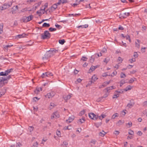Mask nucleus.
Returning a JSON list of instances; mask_svg holds the SVG:
<instances>
[{
	"label": "nucleus",
	"mask_w": 147,
	"mask_h": 147,
	"mask_svg": "<svg viewBox=\"0 0 147 147\" xmlns=\"http://www.w3.org/2000/svg\"><path fill=\"white\" fill-rule=\"evenodd\" d=\"M41 38L43 39H48L51 36V34L49 33L48 31H45L44 34H42Z\"/></svg>",
	"instance_id": "nucleus-1"
},
{
	"label": "nucleus",
	"mask_w": 147,
	"mask_h": 147,
	"mask_svg": "<svg viewBox=\"0 0 147 147\" xmlns=\"http://www.w3.org/2000/svg\"><path fill=\"white\" fill-rule=\"evenodd\" d=\"M12 5V3L11 2L7 3H5L4 4L3 6L1 7L2 8L1 9L3 10L9 8Z\"/></svg>",
	"instance_id": "nucleus-2"
},
{
	"label": "nucleus",
	"mask_w": 147,
	"mask_h": 147,
	"mask_svg": "<svg viewBox=\"0 0 147 147\" xmlns=\"http://www.w3.org/2000/svg\"><path fill=\"white\" fill-rule=\"evenodd\" d=\"M51 54L50 53V52L49 51H47L44 55V57H42L43 60L45 59H47L51 57Z\"/></svg>",
	"instance_id": "nucleus-3"
},
{
	"label": "nucleus",
	"mask_w": 147,
	"mask_h": 147,
	"mask_svg": "<svg viewBox=\"0 0 147 147\" xmlns=\"http://www.w3.org/2000/svg\"><path fill=\"white\" fill-rule=\"evenodd\" d=\"M129 13H125L123 14L121 13L119 15V17L120 18H124L129 16Z\"/></svg>",
	"instance_id": "nucleus-4"
},
{
	"label": "nucleus",
	"mask_w": 147,
	"mask_h": 147,
	"mask_svg": "<svg viewBox=\"0 0 147 147\" xmlns=\"http://www.w3.org/2000/svg\"><path fill=\"white\" fill-rule=\"evenodd\" d=\"M11 78V75H9L8 76L6 77H0V82H4L6 80H8L10 79Z\"/></svg>",
	"instance_id": "nucleus-5"
},
{
	"label": "nucleus",
	"mask_w": 147,
	"mask_h": 147,
	"mask_svg": "<svg viewBox=\"0 0 147 147\" xmlns=\"http://www.w3.org/2000/svg\"><path fill=\"white\" fill-rule=\"evenodd\" d=\"M54 95V93L53 92L48 93L46 95H45L46 97L49 98L53 97Z\"/></svg>",
	"instance_id": "nucleus-6"
},
{
	"label": "nucleus",
	"mask_w": 147,
	"mask_h": 147,
	"mask_svg": "<svg viewBox=\"0 0 147 147\" xmlns=\"http://www.w3.org/2000/svg\"><path fill=\"white\" fill-rule=\"evenodd\" d=\"M134 100H130V102L127 104V106L129 108L132 107L134 105Z\"/></svg>",
	"instance_id": "nucleus-7"
},
{
	"label": "nucleus",
	"mask_w": 147,
	"mask_h": 147,
	"mask_svg": "<svg viewBox=\"0 0 147 147\" xmlns=\"http://www.w3.org/2000/svg\"><path fill=\"white\" fill-rule=\"evenodd\" d=\"M74 119V117L73 116H72L71 117H69L68 119L66 120V121L67 123H69L72 121Z\"/></svg>",
	"instance_id": "nucleus-8"
},
{
	"label": "nucleus",
	"mask_w": 147,
	"mask_h": 147,
	"mask_svg": "<svg viewBox=\"0 0 147 147\" xmlns=\"http://www.w3.org/2000/svg\"><path fill=\"white\" fill-rule=\"evenodd\" d=\"M115 87H114L113 86H112L110 87H108L105 88V90H106L107 92H109V91L113 89H115Z\"/></svg>",
	"instance_id": "nucleus-9"
},
{
	"label": "nucleus",
	"mask_w": 147,
	"mask_h": 147,
	"mask_svg": "<svg viewBox=\"0 0 147 147\" xmlns=\"http://www.w3.org/2000/svg\"><path fill=\"white\" fill-rule=\"evenodd\" d=\"M33 18L32 15H30L28 17H26L27 22H28L32 20Z\"/></svg>",
	"instance_id": "nucleus-10"
},
{
	"label": "nucleus",
	"mask_w": 147,
	"mask_h": 147,
	"mask_svg": "<svg viewBox=\"0 0 147 147\" xmlns=\"http://www.w3.org/2000/svg\"><path fill=\"white\" fill-rule=\"evenodd\" d=\"M13 70V69L11 68L9 69H8L7 70H6L5 71V72L6 75V76H7L9 74H10L11 72Z\"/></svg>",
	"instance_id": "nucleus-11"
},
{
	"label": "nucleus",
	"mask_w": 147,
	"mask_h": 147,
	"mask_svg": "<svg viewBox=\"0 0 147 147\" xmlns=\"http://www.w3.org/2000/svg\"><path fill=\"white\" fill-rule=\"evenodd\" d=\"M46 76L47 77H50L51 76H53V74L52 73L50 72H48L45 73Z\"/></svg>",
	"instance_id": "nucleus-12"
},
{
	"label": "nucleus",
	"mask_w": 147,
	"mask_h": 147,
	"mask_svg": "<svg viewBox=\"0 0 147 147\" xmlns=\"http://www.w3.org/2000/svg\"><path fill=\"white\" fill-rule=\"evenodd\" d=\"M89 116L91 119H93L95 116V114L93 113H90L89 114Z\"/></svg>",
	"instance_id": "nucleus-13"
},
{
	"label": "nucleus",
	"mask_w": 147,
	"mask_h": 147,
	"mask_svg": "<svg viewBox=\"0 0 147 147\" xmlns=\"http://www.w3.org/2000/svg\"><path fill=\"white\" fill-rule=\"evenodd\" d=\"M102 122H100L94 123V125L95 126H96V127L98 128L100 126H101V125H102Z\"/></svg>",
	"instance_id": "nucleus-14"
},
{
	"label": "nucleus",
	"mask_w": 147,
	"mask_h": 147,
	"mask_svg": "<svg viewBox=\"0 0 147 147\" xmlns=\"http://www.w3.org/2000/svg\"><path fill=\"white\" fill-rule=\"evenodd\" d=\"M95 58V57L94 55L92 56L90 60V62L92 63L94 60Z\"/></svg>",
	"instance_id": "nucleus-15"
},
{
	"label": "nucleus",
	"mask_w": 147,
	"mask_h": 147,
	"mask_svg": "<svg viewBox=\"0 0 147 147\" xmlns=\"http://www.w3.org/2000/svg\"><path fill=\"white\" fill-rule=\"evenodd\" d=\"M50 26V25L49 24L47 23H44L42 25V27H49Z\"/></svg>",
	"instance_id": "nucleus-16"
},
{
	"label": "nucleus",
	"mask_w": 147,
	"mask_h": 147,
	"mask_svg": "<svg viewBox=\"0 0 147 147\" xmlns=\"http://www.w3.org/2000/svg\"><path fill=\"white\" fill-rule=\"evenodd\" d=\"M65 42V41L64 39L60 40H59V43L62 45H63Z\"/></svg>",
	"instance_id": "nucleus-17"
},
{
	"label": "nucleus",
	"mask_w": 147,
	"mask_h": 147,
	"mask_svg": "<svg viewBox=\"0 0 147 147\" xmlns=\"http://www.w3.org/2000/svg\"><path fill=\"white\" fill-rule=\"evenodd\" d=\"M118 114L117 113H116L112 116L111 118L112 119H114L116 117H118Z\"/></svg>",
	"instance_id": "nucleus-18"
},
{
	"label": "nucleus",
	"mask_w": 147,
	"mask_h": 147,
	"mask_svg": "<svg viewBox=\"0 0 147 147\" xmlns=\"http://www.w3.org/2000/svg\"><path fill=\"white\" fill-rule=\"evenodd\" d=\"M54 114V115H55V116L56 118H59V114L58 113L57 111L55 112H54L53 113Z\"/></svg>",
	"instance_id": "nucleus-19"
},
{
	"label": "nucleus",
	"mask_w": 147,
	"mask_h": 147,
	"mask_svg": "<svg viewBox=\"0 0 147 147\" xmlns=\"http://www.w3.org/2000/svg\"><path fill=\"white\" fill-rule=\"evenodd\" d=\"M71 97V96L70 95H68L64 98L65 100H67L69 99Z\"/></svg>",
	"instance_id": "nucleus-20"
},
{
	"label": "nucleus",
	"mask_w": 147,
	"mask_h": 147,
	"mask_svg": "<svg viewBox=\"0 0 147 147\" xmlns=\"http://www.w3.org/2000/svg\"><path fill=\"white\" fill-rule=\"evenodd\" d=\"M131 87L130 86H129L126 87V88L124 89V90L127 91L128 90H131Z\"/></svg>",
	"instance_id": "nucleus-21"
},
{
	"label": "nucleus",
	"mask_w": 147,
	"mask_h": 147,
	"mask_svg": "<svg viewBox=\"0 0 147 147\" xmlns=\"http://www.w3.org/2000/svg\"><path fill=\"white\" fill-rule=\"evenodd\" d=\"M102 132H100L99 133V135L100 136H104L105 135L106 133L105 131H104L103 130H102Z\"/></svg>",
	"instance_id": "nucleus-22"
},
{
	"label": "nucleus",
	"mask_w": 147,
	"mask_h": 147,
	"mask_svg": "<svg viewBox=\"0 0 147 147\" xmlns=\"http://www.w3.org/2000/svg\"><path fill=\"white\" fill-rule=\"evenodd\" d=\"M97 78L96 77L95 75L93 76L92 78V80L94 82H95L97 79Z\"/></svg>",
	"instance_id": "nucleus-23"
},
{
	"label": "nucleus",
	"mask_w": 147,
	"mask_h": 147,
	"mask_svg": "<svg viewBox=\"0 0 147 147\" xmlns=\"http://www.w3.org/2000/svg\"><path fill=\"white\" fill-rule=\"evenodd\" d=\"M119 96V95L118 94H117L116 93H115L114 95L113 96V98H117Z\"/></svg>",
	"instance_id": "nucleus-24"
},
{
	"label": "nucleus",
	"mask_w": 147,
	"mask_h": 147,
	"mask_svg": "<svg viewBox=\"0 0 147 147\" xmlns=\"http://www.w3.org/2000/svg\"><path fill=\"white\" fill-rule=\"evenodd\" d=\"M26 34H19L18 35V37L19 38H21L23 37H24L26 36Z\"/></svg>",
	"instance_id": "nucleus-25"
},
{
	"label": "nucleus",
	"mask_w": 147,
	"mask_h": 147,
	"mask_svg": "<svg viewBox=\"0 0 147 147\" xmlns=\"http://www.w3.org/2000/svg\"><path fill=\"white\" fill-rule=\"evenodd\" d=\"M13 45H6V46H5L4 47V49H5V50H7L8 49V48H9V47H11L12 46H13Z\"/></svg>",
	"instance_id": "nucleus-26"
},
{
	"label": "nucleus",
	"mask_w": 147,
	"mask_h": 147,
	"mask_svg": "<svg viewBox=\"0 0 147 147\" xmlns=\"http://www.w3.org/2000/svg\"><path fill=\"white\" fill-rule=\"evenodd\" d=\"M125 38H126V40H128L130 42H131V40L130 37L129 36V35L128 34H127L126 36H125Z\"/></svg>",
	"instance_id": "nucleus-27"
},
{
	"label": "nucleus",
	"mask_w": 147,
	"mask_h": 147,
	"mask_svg": "<svg viewBox=\"0 0 147 147\" xmlns=\"http://www.w3.org/2000/svg\"><path fill=\"white\" fill-rule=\"evenodd\" d=\"M136 61L135 58H132L129 60V61L131 63Z\"/></svg>",
	"instance_id": "nucleus-28"
},
{
	"label": "nucleus",
	"mask_w": 147,
	"mask_h": 147,
	"mask_svg": "<svg viewBox=\"0 0 147 147\" xmlns=\"http://www.w3.org/2000/svg\"><path fill=\"white\" fill-rule=\"evenodd\" d=\"M57 30L55 28H53L52 27H50L49 28V30L51 32H53L56 31Z\"/></svg>",
	"instance_id": "nucleus-29"
},
{
	"label": "nucleus",
	"mask_w": 147,
	"mask_h": 147,
	"mask_svg": "<svg viewBox=\"0 0 147 147\" xmlns=\"http://www.w3.org/2000/svg\"><path fill=\"white\" fill-rule=\"evenodd\" d=\"M94 68L93 66H92L91 67H90V69L89 70V71L90 72H92L94 71Z\"/></svg>",
	"instance_id": "nucleus-30"
},
{
	"label": "nucleus",
	"mask_w": 147,
	"mask_h": 147,
	"mask_svg": "<svg viewBox=\"0 0 147 147\" xmlns=\"http://www.w3.org/2000/svg\"><path fill=\"white\" fill-rule=\"evenodd\" d=\"M120 77L121 78H123L126 77V75L124 73L121 72V74Z\"/></svg>",
	"instance_id": "nucleus-31"
},
{
	"label": "nucleus",
	"mask_w": 147,
	"mask_h": 147,
	"mask_svg": "<svg viewBox=\"0 0 147 147\" xmlns=\"http://www.w3.org/2000/svg\"><path fill=\"white\" fill-rule=\"evenodd\" d=\"M3 25H0V34H1L3 32Z\"/></svg>",
	"instance_id": "nucleus-32"
},
{
	"label": "nucleus",
	"mask_w": 147,
	"mask_h": 147,
	"mask_svg": "<svg viewBox=\"0 0 147 147\" xmlns=\"http://www.w3.org/2000/svg\"><path fill=\"white\" fill-rule=\"evenodd\" d=\"M79 121L81 123H82L84 122L85 120L84 118H82L79 119Z\"/></svg>",
	"instance_id": "nucleus-33"
},
{
	"label": "nucleus",
	"mask_w": 147,
	"mask_h": 147,
	"mask_svg": "<svg viewBox=\"0 0 147 147\" xmlns=\"http://www.w3.org/2000/svg\"><path fill=\"white\" fill-rule=\"evenodd\" d=\"M0 76H7L6 75L5 72H1L0 73Z\"/></svg>",
	"instance_id": "nucleus-34"
},
{
	"label": "nucleus",
	"mask_w": 147,
	"mask_h": 147,
	"mask_svg": "<svg viewBox=\"0 0 147 147\" xmlns=\"http://www.w3.org/2000/svg\"><path fill=\"white\" fill-rule=\"evenodd\" d=\"M87 59H88V58H87L84 57V56H83L82 57V58H81V60L83 61H86L87 60Z\"/></svg>",
	"instance_id": "nucleus-35"
},
{
	"label": "nucleus",
	"mask_w": 147,
	"mask_h": 147,
	"mask_svg": "<svg viewBox=\"0 0 147 147\" xmlns=\"http://www.w3.org/2000/svg\"><path fill=\"white\" fill-rule=\"evenodd\" d=\"M85 111L84 110L81 111L79 113V115L80 116L82 115H83L85 113Z\"/></svg>",
	"instance_id": "nucleus-36"
},
{
	"label": "nucleus",
	"mask_w": 147,
	"mask_h": 147,
	"mask_svg": "<svg viewBox=\"0 0 147 147\" xmlns=\"http://www.w3.org/2000/svg\"><path fill=\"white\" fill-rule=\"evenodd\" d=\"M34 127L32 126H30L28 128V129L29 130L30 132H31L33 130Z\"/></svg>",
	"instance_id": "nucleus-37"
},
{
	"label": "nucleus",
	"mask_w": 147,
	"mask_h": 147,
	"mask_svg": "<svg viewBox=\"0 0 147 147\" xmlns=\"http://www.w3.org/2000/svg\"><path fill=\"white\" fill-rule=\"evenodd\" d=\"M55 26L57 28L59 29H60L62 28V26H61L57 24H55Z\"/></svg>",
	"instance_id": "nucleus-38"
},
{
	"label": "nucleus",
	"mask_w": 147,
	"mask_h": 147,
	"mask_svg": "<svg viewBox=\"0 0 147 147\" xmlns=\"http://www.w3.org/2000/svg\"><path fill=\"white\" fill-rule=\"evenodd\" d=\"M51 7L53 8L55 10L57 8V6L55 4H54Z\"/></svg>",
	"instance_id": "nucleus-39"
},
{
	"label": "nucleus",
	"mask_w": 147,
	"mask_h": 147,
	"mask_svg": "<svg viewBox=\"0 0 147 147\" xmlns=\"http://www.w3.org/2000/svg\"><path fill=\"white\" fill-rule=\"evenodd\" d=\"M138 55L136 52H134V56L135 57V58H136L138 57Z\"/></svg>",
	"instance_id": "nucleus-40"
},
{
	"label": "nucleus",
	"mask_w": 147,
	"mask_h": 147,
	"mask_svg": "<svg viewBox=\"0 0 147 147\" xmlns=\"http://www.w3.org/2000/svg\"><path fill=\"white\" fill-rule=\"evenodd\" d=\"M58 50L57 49H55L53 52L52 53L53 55L55 53L58 52Z\"/></svg>",
	"instance_id": "nucleus-41"
},
{
	"label": "nucleus",
	"mask_w": 147,
	"mask_h": 147,
	"mask_svg": "<svg viewBox=\"0 0 147 147\" xmlns=\"http://www.w3.org/2000/svg\"><path fill=\"white\" fill-rule=\"evenodd\" d=\"M128 134H129L130 135H132L134 134V132L132 130H130L128 132Z\"/></svg>",
	"instance_id": "nucleus-42"
},
{
	"label": "nucleus",
	"mask_w": 147,
	"mask_h": 147,
	"mask_svg": "<svg viewBox=\"0 0 147 147\" xmlns=\"http://www.w3.org/2000/svg\"><path fill=\"white\" fill-rule=\"evenodd\" d=\"M124 123V121H122L121 120H119L118 122V123L119 124V125H122Z\"/></svg>",
	"instance_id": "nucleus-43"
},
{
	"label": "nucleus",
	"mask_w": 147,
	"mask_h": 147,
	"mask_svg": "<svg viewBox=\"0 0 147 147\" xmlns=\"http://www.w3.org/2000/svg\"><path fill=\"white\" fill-rule=\"evenodd\" d=\"M106 86V85H105V83L104 82V83H103V84L102 85H101L100 86H99V88H102L105 87Z\"/></svg>",
	"instance_id": "nucleus-44"
},
{
	"label": "nucleus",
	"mask_w": 147,
	"mask_h": 147,
	"mask_svg": "<svg viewBox=\"0 0 147 147\" xmlns=\"http://www.w3.org/2000/svg\"><path fill=\"white\" fill-rule=\"evenodd\" d=\"M115 92H116L118 93H123V91L121 90H120L119 91L116 90Z\"/></svg>",
	"instance_id": "nucleus-45"
},
{
	"label": "nucleus",
	"mask_w": 147,
	"mask_h": 147,
	"mask_svg": "<svg viewBox=\"0 0 147 147\" xmlns=\"http://www.w3.org/2000/svg\"><path fill=\"white\" fill-rule=\"evenodd\" d=\"M22 20L23 22H27V21L26 20H27L26 17L25 16V17H23V18H22Z\"/></svg>",
	"instance_id": "nucleus-46"
},
{
	"label": "nucleus",
	"mask_w": 147,
	"mask_h": 147,
	"mask_svg": "<svg viewBox=\"0 0 147 147\" xmlns=\"http://www.w3.org/2000/svg\"><path fill=\"white\" fill-rule=\"evenodd\" d=\"M38 145V143L37 142H36L34 143L33 144V146L34 147H37V146Z\"/></svg>",
	"instance_id": "nucleus-47"
},
{
	"label": "nucleus",
	"mask_w": 147,
	"mask_h": 147,
	"mask_svg": "<svg viewBox=\"0 0 147 147\" xmlns=\"http://www.w3.org/2000/svg\"><path fill=\"white\" fill-rule=\"evenodd\" d=\"M94 55V57H96V58H98V57L100 56V54L98 53L95 54Z\"/></svg>",
	"instance_id": "nucleus-48"
},
{
	"label": "nucleus",
	"mask_w": 147,
	"mask_h": 147,
	"mask_svg": "<svg viewBox=\"0 0 147 147\" xmlns=\"http://www.w3.org/2000/svg\"><path fill=\"white\" fill-rule=\"evenodd\" d=\"M118 29L119 30H123L124 29V28L122 26L119 25L118 28Z\"/></svg>",
	"instance_id": "nucleus-49"
},
{
	"label": "nucleus",
	"mask_w": 147,
	"mask_h": 147,
	"mask_svg": "<svg viewBox=\"0 0 147 147\" xmlns=\"http://www.w3.org/2000/svg\"><path fill=\"white\" fill-rule=\"evenodd\" d=\"M96 142V141L95 140H92L90 142L94 144H95Z\"/></svg>",
	"instance_id": "nucleus-50"
},
{
	"label": "nucleus",
	"mask_w": 147,
	"mask_h": 147,
	"mask_svg": "<svg viewBox=\"0 0 147 147\" xmlns=\"http://www.w3.org/2000/svg\"><path fill=\"white\" fill-rule=\"evenodd\" d=\"M119 133V131H115L114 132V134H115L116 135H118Z\"/></svg>",
	"instance_id": "nucleus-51"
},
{
	"label": "nucleus",
	"mask_w": 147,
	"mask_h": 147,
	"mask_svg": "<svg viewBox=\"0 0 147 147\" xmlns=\"http://www.w3.org/2000/svg\"><path fill=\"white\" fill-rule=\"evenodd\" d=\"M39 92L40 90H36L34 91V93L36 94H39Z\"/></svg>",
	"instance_id": "nucleus-52"
},
{
	"label": "nucleus",
	"mask_w": 147,
	"mask_h": 147,
	"mask_svg": "<svg viewBox=\"0 0 147 147\" xmlns=\"http://www.w3.org/2000/svg\"><path fill=\"white\" fill-rule=\"evenodd\" d=\"M57 134L59 137L61 136V133L59 131H57Z\"/></svg>",
	"instance_id": "nucleus-53"
},
{
	"label": "nucleus",
	"mask_w": 147,
	"mask_h": 147,
	"mask_svg": "<svg viewBox=\"0 0 147 147\" xmlns=\"http://www.w3.org/2000/svg\"><path fill=\"white\" fill-rule=\"evenodd\" d=\"M134 79L131 78L129 81V83H132L134 82Z\"/></svg>",
	"instance_id": "nucleus-54"
},
{
	"label": "nucleus",
	"mask_w": 147,
	"mask_h": 147,
	"mask_svg": "<svg viewBox=\"0 0 147 147\" xmlns=\"http://www.w3.org/2000/svg\"><path fill=\"white\" fill-rule=\"evenodd\" d=\"M61 3L62 4H64V3H66L67 2V0H61Z\"/></svg>",
	"instance_id": "nucleus-55"
},
{
	"label": "nucleus",
	"mask_w": 147,
	"mask_h": 147,
	"mask_svg": "<svg viewBox=\"0 0 147 147\" xmlns=\"http://www.w3.org/2000/svg\"><path fill=\"white\" fill-rule=\"evenodd\" d=\"M100 98H98L97 100V101L98 102H99L102 101H103L104 100H103V98H101L100 99Z\"/></svg>",
	"instance_id": "nucleus-56"
},
{
	"label": "nucleus",
	"mask_w": 147,
	"mask_h": 147,
	"mask_svg": "<svg viewBox=\"0 0 147 147\" xmlns=\"http://www.w3.org/2000/svg\"><path fill=\"white\" fill-rule=\"evenodd\" d=\"M127 124L129 125V127H131L132 125V123L131 122H129Z\"/></svg>",
	"instance_id": "nucleus-57"
},
{
	"label": "nucleus",
	"mask_w": 147,
	"mask_h": 147,
	"mask_svg": "<svg viewBox=\"0 0 147 147\" xmlns=\"http://www.w3.org/2000/svg\"><path fill=\"white\" fill-rule=\"evenodd\" d=\"M80 0H76V3L78 4V5H79L81 2Z\"/></svg>",
	"instance_id": "nucleus-58"
},
{
	"label": "nucleus",
	"mask_w": 147,
	"mask_h": 147,
	"mask_svg": "<svg viewBox=\"0 0 147 147\" xmlns=\"http://www.w3.org/2000/svg\"><path fill=\"white\" fill-rule=\"evenodd\" d=\"M14 8L15 9V10H16L18 9V7L17 5L13 7L12 8V9H13Z\"/></svg>",
	"instance_id": "nucleus-59"
},
{
	"label": "nucleus",
	"mask_w": 147,
	"mask_h": 147,
	"mask_svg": "<svg viewBox=\"0 0 147 147\" xmlns=\"http://www.w3.org/2000/svg\"><path fill=\"white\" fill-rule=\"evenodd\" d=\"M111 80H110L109 82H104L105 83V84L106 85V86H107V85L109 84L110 83Z\"/></svg>",
	"instance_id": "nucleus-60"
},
{
	"label": "nucleus",
	"mask_w": 147,
	"mask_h": 147,
	"mask_svg": "<svg viewBox=\"0 0 147 147\" xmlns=\"http://www.w3.org/2000/svg\"><path fill=\"white\" fill-rule=\"evenodd\" d=\"M54 118H56V117L55 116L54 114L53 113L51 115V119H53Z\"/></svg>",
	"instance_id": "nucleus-61"
},
{
	"label": "nucleus",
	"mask_w": 147,
	"mask_h": 147,
	"mask_svg": "<svg viewBox=\"0 0 147 147\" xmlns=\"http://www.w3.org/2000/svg\"><path fill=\"white\" fill-rule=\"evenodd\" d=\"M137 134L139 136H140L142 135V133L141 131H138L137 133Z\"/></svg>",
	"instance_id": "nucleus-62"
},
{
	"label": "nucleus",
	"mask_w": 147,
	"mask_h": 147,
	"mask_svg": "<svg viewBox=\"0 0 147 147\" xmlns=\"http://www.w3.org/2000/svg\"><path fill=\"white\" fill-rule=\"evenodd\" d=\"M133 66V65H129L127 66V68H128V69H130V68H131V67H132Z\"/></svg>",
	"instance_id": "nucleus-63"
},
{
	"label": "nucleus",
	"mask_w": 147,
	"mask_h": 147,
	"mask_svg": "<svg viewBox=\"0 0 147 147\" xmlns=\"http://www.w3.org/2000/svg\"><path fill=\"white\" fill-rule=\"evenodd\" d=\"M63 144L66 146H67L68 145V143L66 142V141H64L63 142Z\"/></svg>",
	"instance_id": "nucleus-64"
}]
</instances>
